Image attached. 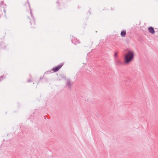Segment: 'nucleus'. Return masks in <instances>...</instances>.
Returning <instances> with one entry per match:
<instances>
[{
	"mask_svg": "<svg viewBox=\"0 0 158 158\" xmlns=\"http://www.w3.org/2000/svg\"><path fill=\"white\" fill-rule=\"evenodd\" d=\"M135 53L133 51L129 50L124 56V62L126 64H128L133 60Z\"/></svg>",
	"mask_w": 158,
	"mask_h": 158,
	"instance_id": "obj_1",
	"label": "nucleus"
},
{
	"mask_svg": "<svg viewBox=\"0 0 158 158\" xmlns=\"http://www.w3.org/2000/svg\"><path fill=\"white\" fill-rule=\"evenodd\" d=\"M63 66V64H60L56 67L54 68H53L52 70L54 72H56L58 71Z\"/></svg>",
	"mask_w": 158,
	"mask_h": 158,
	"instance_id": "obj_2",
	"label": "nucleus"
},
{
	"mask_svg": "<svg viewBox=\"0 0 158 158\" xmlns=\"http://www.w3.org/2000/svg\"><path fill=\"white\" fill-rule=\"evenodd\" d=\"M73 83L70 81L69 80H67L66 86L69 88H70L72 85Z\"/></svg>",
	"mask_w": 158,
	"mask_h": 158,
	"instance_id": "obj_3",
	"label": "nucleus"
},
{
	"mask_svg": "<svg viewBox=\"0 0 158 158\" xmlns=\"http://www.w3.org/2000/svg\"><path fill=\"white\" fill-rule=\"evenodd\" d=\"M148 31L149 32L152 34H154L155 32L153 28L152 27H150L148 29Z\"/></svg>",
	"mask_w": 158,
	"mask_h": 158,
	"instance_id": "obj_4",
	"label": "nucleus"
},
{
	"mask_svg": "<svg viewBox=\"0 0 158 158\" xmlns=\"http://www.w3.org/2000/svg\"><path fill=\"white\" fill-rule=\"evenodd\" d=\"M126 34V31H123L121 32V35L122 37H124L125 36Z\"/></svg>",
	"mask_w": 158,
	"mask_h": 158,
	"instance_id": "obj_5",
	"label": "nucleus"
},
{
	"mask_svg": "<svg viewBox=\"0 0 158 158\" xmlns=\"http://www.w3.org/2000/svg\"><path fill=\"white\" fill-rule=\"evenodd\" d=\"M114 60L115 61V62L116 64H120L121 63V62L120 61L117 60L116 59H115Z\"/></svg>",
	"mask_w": 158,
	"mask_h": 158,
	"instance_id": "obj_6",
	"label": "nucleus"
},
{
	"mask_svg": "<svg viewBox=\"0 0 158 158\" xmlns=\"http://www.w3.org/2000/svg\"><path fill=\"white\" fill-rule=\"evenodd\" d=\"M117 53L116 52H115L114 55V59H116V58H117Z\"/></svg>",
	"mask_w": 158,
	"mask_h": 158,
	"instance_id": "obj_7",
	"label": "nucleus"
},
{
	"mask_svg": "<svg viewBox=\"0 0 158 158\" xmlns=\"http://www.w3.org/2000/svg\"><path fill=\"white\" fill-rule=\"evenodd\" d=\"M3 3V2H1V3H0V6H2V5Z\"/></svg>",
	"mask_w": 158,
	"mask_h": 158,
	"instance_id": "obj_8",
	"label": "nucleus"
},
{
	"mask_svg": "<svg viewBox=\"0 0 158 158\" xmlns=\"http://www.w3.org/2000/svg\"><path fill=\"white\" fill-rule=\"evenodd\" d=\"M72 42L74 44H75V43H74V40H72Z\"/></svg>",
	"mask_w": 158,
	"mask_h": 158,
	"instance_id": "obj_9",
	"label": "nucleus"
},
{
	"mask_svg": "<svg viewBox=\"0 0 158 158\" xmlns=\"http://www.w3.org/2000/svg\"><path fill=\"white\" fill-rule=\"evenodd\" d=\"M31 81V80H28V82H30Z\"/></svg>",
	"mask_w": 158,
	"mask_h": 158,
	"instance_id": "obj_10",
	"label": "nucleus"
},
{
	"mask_svg": "<svg viewBox=\"0 0 158 158\" xmlns=\"http://www.w3.org/2000/svg\"><path fill=\"white\" fill-rule=\"evenodd\" d=\"M78 41V42H76V43H76L77 44L79 43V42H78V41Z\"/></svg>",
	"mask_w": 158,
	"mask_h": 158,
	"instance_id": "obj_11",
	"label": "nucleus"
},
{
	"mask_svg": "<svg viewBox=\"0 0 158 158\" xmlns=\"http://www.w3.org/2000/svg\"><path fill=\"white\" fill-rule=\"evenodd\" d=\"M4 12H5H5H6L5 10H4Z\"/></svg>",
	"mask_w": 158,
	"mask_h": 158,
	"instance_id": "obj_12",
	"label": "nucleus"
},
{
	"mask_svg": "<svg viewBox=\"0 0 158 158\" xmlns=\"http://www.w3.org/2000/svg\"><path fill=\"white\" fill-rule=\"evenodd\" d=\"M30 11H31V10Z\"/></svg>",
	"mask_w": 158,
	"mask_h": 158,
	"instance_id": "obj_13",
	"label": "nucleus"
}]
</instances>
